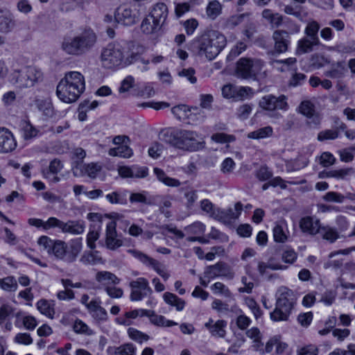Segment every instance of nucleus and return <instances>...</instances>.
<instances>
[{
	"label": "nucleus",
	"mask_w": 355,
	"mask_h": 355,
	"mask_svg": "<svg viewBox=\"0 0 355 355\" xmlns=\"http://www.w3.org/2000/svg\"><path fill=\"white\" fill-rule=\"evenodd\" d=\"M148 15L157 21L158 24L163 26L168 17V8L164 3H157L153 6Z\"/></svg>",
	"instance_id": "412c9836"
},
{
	"label": "nucleus",
	"mask_w": 355,
	"mask_h": 355,
	"mask_svg": "<svg viewBox=\"0 0 355 355\" xmlns=\"http://www.w3.org/2000/svg\"><path fill=\"white\" fill-rule=\"evenodd\" d=\"M273 238L277 243H285L288 238L287 224L285 220L277 221L273 227Z\"/></svg>",
	"instance_id": "b1692460"
},
{
	"label": "nucleus",
	"mask_w": 355,
	"mask_h": 355,
	"mask_svg": "<svg viewBox=\"0 0 355 355\" xmlns=\"http://www.w3.org/2000/svg\"><path fill=\"white\" fill-rule=\"evenodd\" d=\"M67 244L61 240H55V243L51 250V254H53L58 259L66 262Z\"/></svg>",
	"instance_id": "7c9ffc66"
},
{
	"label": "nucleus",
	"mask_w": 355,
	"mask_h": 355,
	"mask_svg": "<svg viewBox=\"0 0 355 355\" xmlns=\"http://www.w3.org/2000/svg\"><path fill=\"white\" fill-rule=\"evenodd\" d=\"M300 227L304 233L315 235L321 229L318 218L313 216H305L300 220Z\"/></svg>",
	"instance_id": "6ab92c4d"
},
{
	"label": "nucleus",
	"mask_w": 355,
	"mask_h": 355,
	"mask_svg": "<svg viewBox=\"0 0 355 355\" xmlns=\"http://www.w3.org/2000/svg\"><path fill=\"white\" fill-rule=\"evenodd\" d=\"M114 19L119 24L131 26L138 21V17L136 10H132L130 8L122 6L116 9Z\"/></svg>",
	"instance_id": "2eb2a0df"
},
{
	"label": "nucleus",
	"mask_w": 355,
	"mask_h": 355,
	"mask_svg": "<svg viewBox=\"0 0 355 355\" xmlns=\"http://www.w3.org/2000/svg\"><path fill=\"white\" fill-rule=\"evenodd\" d=\"M205 326L213 336L223 338L226 334L227 322L225 320H219L214 322V320L210 318Z\"/></svg>",
	"instance_id": "4be33fe9"
},
{
	"label": "nucleus",
	"mask_w": 355,
	"mask_h": 355,
	"mask_svg": "<svg viewBox=\"0 0 355 355\" xmlns=\"http://www.w3.org/2000/svg\"><path fill=\"white\" fill-rule=\"evenodd\" d=\"M131 289L130 299L131 301H141L144 297L150 295L153 290L149 286L148 281L144 277H139L130 282Z\"/></svg>",
	"instance_id": "1a4fd4ad"
},
{
	"label": "nucleus",
	"mask_w": 355,
	"mask_h": 355,
	"mask_svg": "<svg viewBox=\"0 0 355 355\" xmlns=\"http://www.w3.org/2000/svg\"><path fill=\"white\" fill-rule=\"evenodd\" d=\"M54 218L50 217L47 220L44 221L40 218H29L28 223L30 225L35 226L36 227H42L43 230L47 231L50 229L53 228L54 226Z\"/></svg>",
	"instance_id": "49530a36"
},
{
	"label": "nucleus",
	"mask_w": 355,
	"mask_h": 355,
	"mask_svg": "<svg viewBox=\"0 0 355 355\" xmlns=\"http://www.w3.org/2000/svg\"><path fill=\"white\" fill-rule=\"evenodd\" d=\"M61 49L63 51L69 55H82L76 36L73 37H64L61 44Z\"/></svg>",
	"instance_id": "5701e85b"
},
{
	"label": "nucleus",
	"mask_w": 355,
	"mask_h": 355,
	"mask_svg": "<svg viewBox=\"0 0 355 355\" xmlns=\"http://www.w3.org/2000/svg\"><path fill=\"white\" fill-rule=\"evenodd\" d=\"M42 80L43 73L40 69L33 66H26L15 69L10 76V83L19 88L33 87Z\"/></svg>",
	"instance_id": "39448f33"
},
{
	"label": "nucleus",
	"mask_w": 355,
	"mask_h": 355,
	"mask_svg": "<svg viewBox=\"0 0 355 355\" xmlns=\"http://www.w3.org/2000/svg\"><path fill=\"white\" fill-rule=\"evenodd\" d=\"M96 280L100 283L119 284L120 279L114 274L108 271H100L96 275Z\"/></svg>",
	"instance_id": "58836bf2"
},
{
	"label": "nucleus",
	"mask_w": 355,
	"mask_h": 355,
	"mask_svg": "<svg viewBox=\"0 0 355 355\" xmlns=\"http://www.w3.org/2000/svg\"><path fill=\"white\" fill-rule=\"evenodd\" d=\"M243 205L238 202L234 205V209L229 208L227 209H218L214 214L215 218L223 223L224 224H230L232 220L237 219L241 214Z\"/></svg>",
	"instance_id": "ddd939ff"
},
{
	"label": "nucleus",
	"mask_w": 355,
	"mask_h": 355,
	"mask_svg": "<svg viewBox=\"0 0 355 355\" xmlns=\"http://www.w3.org/2000/svg\"><path fill=\"white\" fill-rule=\"evenodd\" d=\"M83 248L82 238L71 239L69 245L67 248L66 262L71 263L74 262Z\"/></svg>",
	"instance_id": "aec40b11"
},
{
	"label": "nucleus",
	"mask_w": 355,
	"mask_h": 355,
	"mask_svg": "<svg viewBox=\"0 0 355 355\" xmlns=\"http://www.w3.org/2000/svg\"><path fill=\"white\" fill-rule=\"evenodd\" d=\"M320 28V26L316 21L313 20L308 22L304 29L305 37H307L309 39H313L316 40V42H320L318 37Z\"/></svg>",
	"instance_id": "a19ab883"
},
{
	"label": "nucleus",
	"mask_w": 355,
	"mask_h": 355,
	"mask_svg": "<svg viewBox=\"0 0 355 355\" xmlns=\"http://www.w3.org/2000/svg\"><path fill=\"white\" fill-rule=\"evenodd\" d=\"M198 135L196 132L180 130L174 135V145L186 150L195 151L204 147L203 142L198 140Z\"/></svg>",
	"instance_id": "0eeeda50"
},
{
	"label": "nucleus",
	"mask_w": 355,
	"mask_h": 355,
	"mask_svg": "<svg viewBox=\"0 0 355 355\" xmlns=\"http://www.w3.org/2000/svg\"><path fill=\"white\" fill-rule=\"evenodd\" d=\"M272 128L268 125L249 132L248 137L250 139H260L269 137L272 136Z\"/></svg>",
	"instance_id": "a18cd8bd"
},
{
	"label": "nucleus",
	"mask_w": 355,
	"mask_h": 355,
	"mask_svg": "<svg viewBox=\"0 0 355 355\" xmlns=\"http://www.w3.org/2000/svg\"><path fill=\"white\" fill-rule=\"evenodd\" d=\"M245 302L248 307L253 313L256 319H258L261 317L263 313L262 311L261 310L257 302L252 297H246L245 298Z\"/></svg>",
	"instance_id": "bf43d9fd"
},
{
	"label": "nucleus",
	"mask_w": 355,
	"mask_h": 355,
	"mask_svg": "<svg viewBox=\"0 0 355 355\" xmlns=\"http://www.w3.org/2000/svg\"><path fill=\"white\" fill-rule=\"evenodd\" d=\"M35 105L45 116L49 118L53 116L54 109L51 101L49 98L37 99L35 101Z\"/></svg>",
	"instance_id": "f704fd0d"
},
{
	"label": "nucleus",
	"mask_w": 355,
	"mask_h": 355,
	"mask_svg": "<svg viewBox=\"0 0 355 355\" xmlns=\"http://www.w3.org/2000/svg\"><path fill=\"white\" fill-rule=\"evenodd\" d=\"M14 313V309L10 304H3L0 306V324L3 323Z\"/></svg>",
	"instance_id": "69168bd1"
},
{
	"label": "nucleus",
	"mask_w": 355,
	"mask_h": 355,
	"mask_svg": "<svg viewBox=\"0 0 355 355\" xmlns=\"http://www.w3.org/2000/svg\"><path fill=\"white\" fill-rule=\"evenodd\" d=\"M53 228H58L63 234L79 235L85 232V223L82 220H69L64 222L55 217Z\"/></svg>",
	"instance_id": "9d476101"
},
{
	"label": "nucleus",
	"mask_w": 355,
	"mask_h": 355,
	"mask_svg": "<svg viewBox=\"0 0 355 355\" xmlns=\"http://www.w3.org/2000/svg\"><path fill=\"white\" fill-rule=\"evenodd\" d=\"M139 316L137 309L125 313L123 317L117 318L116 322L124 326H129L132 324V319H135Z\"/></svg>",
	"instance_id": "5fc2aeb1"
},
{
	"label": "nucleus",
	"mask_w": 355,
	"mask_h": 355,
	"mask_svg": "<svg viewBox=\"0 0 355 355\" xmlns=\"http://www.w3.org/2000/svg\"><path fill=\"white\" fill-rule=\"evenodd\" d=\"M163 300L166 304L174 307L177 311H182L186 305V302L183 299L170 292L163 294Z\"/></svg>",
	"instance_id": "c85d7f7f"
},
{
	"label": "nucleus",
	"mask_w": 355,
	"mask_h": 355,
	"mask_svg": "<svg viewBox=\"0 0 355 355\" xmlns=\"http://www.w3.org/2000/svg\"><path fill=\"white\" fill-rule=\"evenodd\" d=\"M100 229L101 225H98L96 228L94 226L93 229H92L91 226L87 234V245L91 250H94L96 248V241L100 237Z\"/></svg>",
	"instance_id": "c03bdc74"
},
{
	"label": "nucleus",
	"mask_w": 355,
	"mask_h": 355,
	"mask_svg": "<svg viewBox=\"0 0 355 355\" xmlns=\"http://www.w3.org/2000/svg\"><path fill=\"white\" fill-rule=\"evenodd\" d=\"M264 64L259 58H241L236 62V76L242 79L255 80Z\"/></svg>",
	"instance_id": "423d86ee"
},
{
	"label": "nucleus",
	"mask_w": 355,
	"mask_h": 355,
	"mask_svg": "<svg viewBox=\"0 0 355 355\" xmlns=\"http://www.w3.org/2000/svg\"><path fill=\"white\" fill-rule=\"evenodd\" d=\"M221 12L222 5L217 0L210 1L206 8V13L207 17L212 20L215 19L218 16H219L221 14Z\"/></svg>",
	"instance_id": "79ce46f5"
},
{
	"label": "nucleus",
	"mask_w": 355,
	"mask_h": 355,
	"mask_svg": "<svg viewBox=\"0 0 355 355\" xmlns=\"http://www.w3.org/2000/svg\"><path fill=\"white\" fill-rule=\"evenodd\" d=\"M16 26V21L10 13H4L0 10V33L8 34Z\"/></svg>",
	"instance_id": "393cba45"
},
{
	"label": "nucleus",
	"mask_w": 355,
	"mask_h": 355,
	"mask_svg": "<svg viewBox=\"0 0 355 355\" xmlns=\"http://www.w3.org/2000/svg\"><path fill=\"white\" fill-rule=\"evenodd\" d=\"M211 139L212 141L219 144L231 143L236 140L234 135L223 132L213 134Z\"/></svg>",
	"instance_id": "13d9d810"
},
{
	"label": "nucleus",
	"mask_w": 355,
	"mask_h": 355,
	"mask_svg": "<svg viewBox=\"0 0 355 355\" xmlns=\"http://www.w3.org/2000/svg\"><path fill=\"white\" fill-rule=\"evenodd\" d=\"M154 173L159 181L168 187H178L181 184L179 180L168 177L161 168H155Z\"/></svg>",
	"instance_id": "2f4dec72"
},
{
	"label": "nucleus",
	"mask_w": 355,
	"mask_h": 355,
	"mask_svg": "<svg viewBox=\"0 0 355 355\" xmlns=\"http://www.w3.org/2000/svg\"><path fill=\"white\" fill-rule=\"evenodd\" d=\"M110 156H117L123 158H129L133 155V151L127 145H120L116 148H110L108 151Z\"/></svg>",
	"instance_id": "ea45409f"
},
{
	"label": "nucleus",
	"mask_w": 355,
	"mask_h": 355,
	"mask_svg": "<svg viewBox=\"0 0 355 355\" xmlns=\"http://www.w3.org/2000/svg\"><path fill=\"white\" fill-rule=\"evenodd\" d=\"M73 330L78 334H84L86 335H92L93 334L89 327L80 320H76L73 324Z\"/></svg>",
	"instance_id": "338daca9"
},
{
	"label": "nucleus",
	"mask_w": 355,
	"mask_h": 355,
	"mask_svg": "<svg viewBox=\"0 0 355 355\" xmlns=\"http://www.w3.org/2000/svg\"><path fill=\"white\" fill-rule=\"evenodd\" d=\"M107 351L110 355H135L137 348L132 343H128L119 347H110Z\"/></svg>",
	"instance_id": "cd10ccee"
},
{
	"label": "nucleus",
	"mask_w": 355,
	"mask_h": 355,
	"mask_svg": "<svg viewBox=\"0 0 355 355\" xmlns=\"http://www.w3.org/2000/svg\"><path fill=\"white\" fill-rule=\"evenodd\" d=\"M106 199L112 204L125 205L127 203L125 194L114 191L106 195Z\"/></svg>",
	"instance_id": "4d7b16f0"
},
{
	"label": "nucleus",
	"mask_w": 355,
	"mask_h": 355,
	"mask_svg": "<svg viewBox=\"0 0 355 355\" xmlns=\"http://www.w3.org/2000/svg\"><path fill=\"white\" fill-rule=\"evenodd\" d=\"M297 254L294 250L288 248H286L282 254V261L289 264L293 263L297 259Z\"/></svg>",
	"instance_id": "774afa93"
},
{
	"label": "nucleus",
	"mask_w": 355,
	"mask_h": 355,
	"mask_svg": "<svg viewBox=\"0 0 355 355\" xmlns=\"http://www.w3.org/2000/svg\"><path fill=\"white\" fill-rule=\"evenodd\" d=\"M152 17L148 15L143 21L141 25V31L146 34H151L157 32L162 26L158 24Z\"/></svg>",
	"instance_id": "72a5a7b5"
},
{
	"label": "nucleus",
	"mask_w": 355,
	"mask_h": 355,
	"mask_svg": "<svg viewBox=\"0 0 355 355\" xmlns=\"http://www.w3.org/2000/svg\"><path fill=\"white\" fill-rule=\"evenodd\" d=\"M182 191H184V196L186 199L185 205L188 209H191L193 207L196 202L197 201L198 197V191L193 189L191 187H187L185 189H181Z\"/></svg>",
	"instance_id": "37998d69"
},
{
	"label": "nucleus",
	"mask_w": 355,
	"mask_h": 355,
	"mask_svg": "<svg viewBox=\"0 0 355 355\" xmlns=\"http://www.w3.org/2000/svg\"><path fill=\"white\" fill-rule=\"evenodd\" d=\"M354 171L352 168L331 170V178H334L338 180H345L347 176L354 173Z\"/></svg>",
	"instance_id": "680f3d73"
},
{
	"label": "nucleus",
	"mask_w": 355,
	"mask_h": 355,
	"mask_svg": "<svg viewBox=\"0 0 355 355\" xmlns=\"http://www.w3.org/2000/svg\"><path fill=\"white\" fill-rule=\"evenodd\" d=\"M23 137L25 139H30L38 135V130L33 127L30 122H25L22 127Z\"/></svg>",
	"instance_id": "052dcab7"
},
{
	"label": "nucleus",
	"mask_w": 355,
	"mask_h": 355,
	"mask_svg": "<svg viewBox=\"0 0 355 355\" xmlns=\"http://www.w3.org/2000/svg\"><path fill=\"white\" fill-rule=\"evenodd\" d=\"M129 252L146 266L153 268L164 280L168 279L170 275L164 270V266L157 260L136 250H130Z\"/></svg>",
	"instance_id": "9b49d317"
},
{
	"label": "nucleus",
	"mask_w": 355,
	"mask_h": 355,
	"mask_svg": "<svg viewBox=\"0 0 355 355\" xmlns=\"http://www.w3.org/2000/svg\"><path fill=\"white\" fill-rule=\"evenodd\" d=\"M308 160L306 159H300V157H297L294 161H290L286 163V166L287 171H298L301 168H304L308 165Z\"/></svg>",
	"instance_id": "6e6d98bb"
},
{
	"label": "nucleus",
	"mask_w": 355,
	"mask_h": 355,
	"mask_svg": "<svg viewBox=\"0 0 355 355\" xmlns=\"http://www.w3.org/2000/svg\"><path fill=\"white\" fill-rule=\"evenodd\" d=\"M123 244L121 236L117 234L115 221H109L106 225L105 245L110 250H116Z\"/></svg>",
	"instance_id": "f8f14e48"
},
{
	"label": "nucleus",
	"mask_w": 355,
	"mask_h": 355,
	"mask_svg": "<svg viewBox=\"0 0 355 355\" xmlns=\"http://www.w3.org/2000/svg\"><path fill=\"white\" fill-rule=\"evenodd\" d=\"M17 282L12 276L0 279V288L5 291L14 292L17 289Z\"/></svg>",
	"instance_id": "09e8293b"
},
{
	"label": "nucleus",
	"mask_w": 355,
	"mask_h": 355,
	"mask_svg": "<svg viewBox=\"0 0 355 355\" xmlns=\"http://www.w3.org/2000/svg\"><path fill=\"white\" fill-rule=\"evenodd\" d=\"M253 95L252 89L249 87H237L234 96L235 101H242L250 98Z\"/></svg>",
	"instance_id": "3c124183"
},
{
	"label": "nucleus",
	"mask_w": 355,
	"mask_h": 355,
	"mask_svg": "<svg viewBox=\"0 0 355 355\" xmlns=\"http://www.w3.org/2000/svg\"><path fill=\"white\" fill-rule=\"evenodd\" d=\"M297 295L286 287H280L277 293L275 309L270 313L275 322L287 321L297 303Z\"/></svg>",
	"instance_id": "20e7f679"
},
{
	"label": "nucleus",
	"mask_w": 355,
	"mask_h": 355,
	"mask_svg": "<svg viewBox=\"0 0 355 355\" xmlns=\"http://www.w3.org/2000/svg\"><path fill=\"white\" fill-rule=\"evenodd\" d=\"M204 274L205 277L208 279L225 277L231 279L234 277V272H232L228 266L223 262H218L214 265L207 266L205 268Z\"/></svg>",
	"instance_id": "4468645a"
},
{
	"label": "nucleus",
	"mask_w": 355,
	"mask_h": 355,
	"mask_svg": "<svg viewBox=\"0 0 355 355\" xmlns=\"http://www.w3.org/2000/svg\"><path fill=\"white\" fill-rule=\"evenodd\" d=\"M17 142L12 133L7 128H0V153H8L15 149Z\"/></svg>",
	"instance_id": "a211bd4d"
},
{
	"label": "nucleus",
	"mask_w": 355,
	"mask_h": 355,
	"mask_svg": "<svg viewBox=\"0 0 355 355\" xmlns=\"http://www.w3.org/2000/svg\"><path fill=\"white\" fill-rule=\"evenodd\" d=\"M85 89L84 76L78 71L65 74L57 85L56 95L64 103L76 101Z\"/></svg>",
	"instance_id": "f03ea898"
},
{
	"label": "nucleus",
	"mask_w": 355,
	"mask_h": 355,
	"mask_svg": "<svg viewBox=\"0 0 355 355\" xmlns=\"http://www.w3.org/2000/svg\"><path fill=\"white\" fill-rule=\"evenodd\" d=\"M103 64L107 68L125 67L139 59V53L128 54L125 48L119 43L109 44L101 54Z\"/></svg>",
	"instance_id": "7ed1b4c3"
},
{
	"label": "nucleus",
	"mask_w": 355,
	"mask_h": 355,
	"mask_svg": "<svg viewBox=\"0 0 355 355\" xmlns=\"http://www.w3.org/2000/svg\"><path fill=\"white\" fill-rule=\"evenodd\" d=\"M253 105L252 104H243L236 111L237 117L241 120L247 119L252 112Z\"/></svg>",
	"instance_id": "0e129e2a"
},
{
	"label": "nucleus",
	"mask_w": 355,
	"mask_h": 355,
	"mask_svg": "<svg viewBox=\"0 0 355 355\" xmlns=\"http://www.w3.org/2000/svg\"><path fill=\"white\" fill-rule=\"evenodd\" d=\"M211 290L214 294H219L226 297H232L230 290L223 283L218 282L211 286Z\"/></svg>",
	"instance_id": "864d4df0"
},
{
	"label": "nucleus",
	"mask_w": 355,
	"mask_h": 355,
	"mask_svg": "<svg viewBox=\"0 0 355 355\" xmlns=\"http://www.w3.org/2000/svg\"><path fill=\"white\" fill-rule=\"evenodd\" d=\"M80 261L85 265H96L103 263V259L97 250L85 251L81 256Z\"/></svg>",
	"instance_id": "c756f323"
},
{
	"label": "nucleus",
	"mask_w": 355,
	"mask_h": 355,
	"mask_svg": "<svg viewBox=\"0 0 355 355\" xmlns=\"http://www.w3.org/2000/svg\"><path fill=\"white\" fill-rule=\"evenodd\" d=\"M101 170V166L96 163L82 164L79 166L76 176H85L94 179Z\"/></svg>",
	"instance_id": "bb28decb"
},
{
	"label": "nucleus",
	"mask_w": 355,
	"mask_h": 355,
	"mask_svg": "<svg viewBox=\"0 0 355 355\" xmlns=\"http://www.w3.org/2000/svg\"><path fill=\"white\" fill-rule=\"evenodd\" d=\"M148 193L142 191L140 193H131L130 196V202L131 203H141L144 205H150L153 202L150 198L147 197Z\"/></svg>",
	"instance_id": "8fccbe9b"
},
{
	"label": "nucleus",
	"mask_w": 355,
	"mask_h": 355,
	"mask_svg": "<svg viewBox=\"0 0 355 355\" xmlns=\"http://www.w3.org/2000/svg\"><path fill=\"white\" fill-rule=\"evenodd\" d=\"M259 105L263 110L270 112H274L276 110L286 111L289 108L287 97L283 94L279 96L273 94L266 95L260 99Z\"/></svg>",
	"instance_id": "6e6552de"
},
{
	"label": "nucleus",
	"mask_w": 355,
	"mask_h": 355,
	"mask_svg": "<svg viewBox=\"0 0 355 355\" xmlns=\"http://www.w3.org/2000/svg\"><path fill=\"white\" fill-rule=\"evenodd\" d=\"M227 44L226 37L220 32L208 30L197 36L191 44L192 51L199 57L214 60Z\"/></svg>",
	"instance_id": "f257e3e1"
},
{
	"label": "nucleus",
	"mask_w": 355,
	"mask_h": 355,
	"mask_svg": "<svg viewBox=\"0 0 355 355\" xmlns=\"http://www.w3.org/2000/svg\"><path fill=\"white\" fill-rule=\"evenodd\" d=\"M81 54L90 50L96 42V35L93 30L85 29L83 32L76 35Z\"/></svg>",
	"instance_id": "f3484780"
},
{
	"label": "nucleus",
	"mask_w": 355,
	"mask_h": 355,
	"mask_svg": "<svg viewBox=\"0 0 355 355\" xmlns=\"http://www.w3.org/2000/svg\"><path fill=\"white\" fill-rule=\"evenodd\" d=\"M299 110L306 116H311L315 112L314 105L309 101H302L299 106Z\"/></svg>",
	"instance_id": "e2e57ef3"
},
{
	"label": "nucleus",
	"mask_w": 355,
	"mask_h": 355,
	"mask_svg": "<svg viewBox=\"0 0 355 355\" xmlns=\"http://www.w3.org/2000/svg\"><path fill=\"white\" fill-rule=\"evenodd\" d=\"M261 15L263 18L268 21L273 28L279 27L283 22V17L279 13H274L270 9H264Z\"/></svg>",
	"instance_id": "c9c22d12"
},
{
	"label": "nucleus",
	"mask_w": 355,
	"mask_h": 355,
	"mask_svg": "<svg viewBox=\"0 0 355 355\" xmlns=\"http://www.w3.org/2000/svg\"><path fill=\"white\" fill-rule=\"evenodd\" d=\"M37 308L39 311L52 319L55 315L54 303L46 300H40L37 302Z\"/></svg>",
	"instance_id": "473e14b6"
},
{
	"label": "nucleus",
	"mask_w": 355,
	"mask_h": 355,
	"mask_svg": "<svg viewBox=\"0 0 355 355\" xmlns=\"http://www.w3.org/2000/svg\"><path fill=\"white\" fill-rule=\"evenodd\" d=\"M206 230V226L201 222L196 221L193 223L187 225L184 227V230L185 234L188 236H200L203 235Z\"/></svg>",
	"instance_id": "e433bc0d"
},
{
	"label": "nucleus",
	"mask_w": 355,
	"mask_h": 355,
	"mask_svg": "<svg viewBox=\"0 0 355 355\" xmlns=\"http://www.w3.org/2000/svg\"><path fill=\"white\" fill-rule=\"evenodd\" d=\"M85 156L86 152L82 148L78 147L73 150L72 156V159H73L72 169L74 175H77L79 166L83 164V162Z\"/></svg>",
	"instance_id": "4c0bfd02"
},
{
	"label": "nucleus",
	"mask_w": 355,
	"mask_h": 355,
	"mask_svg": "<svg viewBox=\"0 0 355 355\" xmlns=\"http://www.w3.org/2000/svg\"><path fill=\"white\" fill-rule=\"evenodd\" d=\"M320 44V42H316L313 39H309L304 36L297 42L296 54L302 55L310 53L313 50L314 46H318Z\"/></svg>",
	"instance_id": "a878e982"
},
{
	"label": "nucleus",
	"mask_w": 355,
	"mask_h": 355,
	"mask_svg": "<svg viewBox=\"0 0 355 355\" xmlns=\"http://www.w3.org/2000/svg\"><path fill=\"white\" fill-rule=\"evenodd\" d=\"M275 42L274 49L277 53H283L288 51L291 37L289 33L284 30H276L272 34Z\"/></svg>",
	"instance_id": "dca6fc26"
},
{
	"label": "nucleus",
	"mask_w": 355,
	"mask_h": 355,
	"mask_svg": "<svg viewBox=\"0 0 355 355\" xmlns=\"http://www.w3.org/2000/svg\"><path fill=\"white\" fill-rule=\"evenodd\" d=\"M128 334L132 340L141 344L144 341L148 340L150 338L147 334L132 327H130L128 329Z\"/></svg>",
	"instance_id": "603ef678"
},
{
	"label": "nucleus",
	"mask_w": 355,
	"mask_h": 355,
	"mask_svg": "<svg viewBox=\"0 0 355 355\" xmlns=\"http://www.w3.org/2000/svg\"><path fill=\"white\" fill-rule=\"evenodd\" d=\"M346 71L345 65L338 62L331 70L326 71L325 76L331 78L339 79L344 77Z\"/></svg>",
	"instance_id": "de8ad7c7"
}]
</instances>
